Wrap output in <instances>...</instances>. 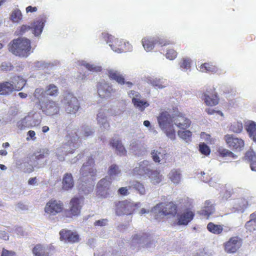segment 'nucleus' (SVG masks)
<instances>
[{"label": "nucleus", "instance_id": "nucleus-1", "mask_svg": "<svg viewBox=\"0 0 256 256\" xmlns=\"http://www.w3.org/2000/svg\"><path fill=\"white\" fill-rule=\"evenodd\" d=\"M152 211L154 218L160 220L164 217H174L178 212V206L172 202H162L156 204Z\"/></svg>", "mask_w": 256, "mask_h": 256}, {"label": "nucleus", "instance_id": "nucleus-2", "mask_svg": "<svg viewBox=\"0 0 256 256\" xmlns=\"http://www.w3.org/2000/svg\"><path fill=\"white\" fill-rule=\"evenodd\" d=\"M8 49L16 56L27 57L31 52V42L26 38L14 39L8 44Z\"/></svg>", "mask_w": 256, "mask_h": 256}, {"label": "nucleus", "instance_id": "nucleus-3", "mask_svg": "<svg viewBox=\"0 0 256 256\" xmlns=\"http://www.w3.org/2000/svg\"><path fill=\"white\" fill-rule=\"evenodd\" d=\"M158 122L160 127L164 131L166 136L171 140L176 138V133L174 128L173 120L168 112H160L158 116Z\"/></svg>", "mask_w": 256, "mask_h": 256}, {"label": "nucleus", "instance_id": "nucleus-4", "mask_svg": "<svg viewBox=\"0 0 256 256\" xmlns=\"http://www.w3.org/2000/svg\"><path fill=\"white\" fill-rule=\"evenodd\" d=\"M138 206V204H134L128 200L118 201L114 202L115 212L118 216L131 215Z\"/></svg>", "mask_w": 256, "mask_h": 256}, {"label": "nucleus", "instance_id": "nucleus-5", "mask_svg": "<svg viewBox=\"0 0 256 256\" xmlns=\"http://www.w3.org/2000/svg\"><path fill=\"white\" fill-rule=\"evenodd\" d=\"M224 140L228 147L234 152H240L244 148L245 145L244 140L234 134L225 135Z\"/></svg>", "mask_w": 256, "mask_h": 256}, {"label": "nucleus", "instance_id": "nucleus-6", "mask_svg": "<svg viewBox=\"0 0 256 256\" xmlns=\"http://www.w3.org/2000/svg\"><path fill=\"white\" fill-rule=\"evenodd\" d=\"M112 181L107 176L101 179L96 185V195L101 198H106L110 194Z\"/></svg>", "mask_w": 256, "mask_h": 256}, {"label": "nucleus", "instance_id": "nucleus-7", "mask_svg": "<svg viewBox=\"0 0 256 256\" xmlns=\"http://www.w3.org/2000/svg\"><path fill=\"white\" fill-rule=\"evenodd\" d=\"M64 210L63 203L60 200H50L46 204L44 212L50 216H54L62 212Z\"/></svg>", "mask_w": 256, "mask_h": 256}, {"label": "nucleus", "instance_id": "nucleus-8", "mask_svg": "<svg viewBox=\"0 0 256 256\" xmlns=\"http://www.w3.org/2000/svg\"><path fill=\"white\" fill-rule=\"evenodd\" d=\"M68 143L64 144L63 148L64 149L62 152H64L66 154L73 153L76 148H78V140L79 137L74 132H71L66 136Z\"/></svg>", "mask_w": 256, "mask_h": 256}, {"label": "nucleus", "instance_id": "nucleus-9", "mask_svg": "<svg viewBox=\"0 0 256 256\" xmlns=\"http://www.w3.org/2000/svg\"><path fill=\"white\" fill-rule=\"evenodd\" d=\"M242 245V240L238 236H232L224 244V247L227 253L234 254L238 250Z\"/></svg>", "mask_w": 256, "mask_h": 256}, {"label": "nucleus", "instance_id": "nucleus-10", "mask_svg": "<svg viewBox=\"0 0 256 256\" xmlns=\"http://www.w3.org/2000/svg\"><path fill=\"white\" fill-rule=\"evenodd\" d=\"M60 239L66 243L74 244L80 240V236L76 232L67 229H62L60 232Z\"/></svg>", "mask_w": 256, "mask_h": 256}, {"label": "nucleus", "instance_id": "nucleus-11", "mask_svg": "<svg viewBox=\"0 0 256 256\" xmlns=\"http://www.w3.org/2000/svg\"><path fill=\"white\" fill-rule=\"evenodd\" d=\"M66 102L64 105L66 112L69 114H75L80 108V104L76 97L68 94L66 97Z\"/></svg>", "mask_w": 256, "mask_h": 256}, {"label": "nucleus", "instance_id": "nucleus-12", "mask_svg": "<svg viewBox=\"0 0 256 256\" xmlns=\"http://www.w3.org/2000/svg\"><path fill=\"white\" fill-rule=\"evenodd\" d=\"M41 108L46 115L50 116L58 114L60 112L58 104L52 100H48L43 104Z\"/></svg>", "mask_w": 256, "mask_h": 256}, {"label": "nucleus", "instance_id": "nucleus-13", "mask_svg": "<svg viewBox=\"0 0 256 256\" xmlns=\"http://www.w3.org/2000/svg\"><path fill=\"white\" fill-rule=\"evenodd\" d=\"M94 158L92 156H89L86 162L84 164L80 171L82 176H94L96 174V170L94 168Z\"/></svg>", "mask_w": 256, "mask_h": 256}, {"label": "nucleus", "instance_id": "nucleus-14", "mask_svg": "<svg viewBox=\"0 0 256 256\" xmlns=\"http://www.w3.org/2000/svg\"><path fill=\"white\" fill-rule=\"evenodd\" d=\"M102 36L114 51L118 52H122L124 51L123 42L108 34H102Z\"/></svg>", "mask_w": 256, "mask_h": 256}, {"label": "nucleus", "instance_id": "nucleus-15", "mask_svg": "<svg viewBox=\"0 0 256 256\" xmlns=\"http://www.w3.org/2000/svg\"><path fill=\"white\" fill-rule=\"evenodd\" d=\"M83 198H79L76 197L71 199L70 202L69 214L67 216H68L72 217V216H77L80 214L82 206L81 205V200Z\"/></svg>", "mask_w": 256, "mask_h": 256}, {"label": "nucleus", "instance_id": "nucleus-16", "mask_svg": "<svg viewBox=\"0 0 256 256\" xmlns=\"http://www.w3.org/2000/svg\"><path fill=\"white\" fill-rule=\"evenodd\" d=\"M54 250L53 246L46 248L41 244H36L32 250L34 256H50L52 251Z\"/></svg>", "mask_w": 256, "mask_h": 256}, {"label": "nucleus", "instance_id": "nucleus-17", "mask_svg": "<svg viewBox=\"0 0 256 256\" xmlns=\"http://www.w3.org/2000/svg\"><path fill=\"white\" fill-rule=\"evenodd\" d=\"M174 121L178 128L183 130L188 128L191 124V121L180 113L174 118Z\"/></svg>", "mask_w": 256, "mask_h": 256}, {"label": "nucleus", "instance_id": "nucleus-18", "mask_svg": "<svg viewBox=\"0 0 256 256\" xmlns=\"http://www.w3.org/2000/svg\"><path fill=\"white\" fill-rule=\"evenodd\" d=\"M194 213L189 210H186L183 213L179 216L178 224L180 225H186L194 218Z\"/></svg>", "mask_w": 256, "mask_h": 256}, {"label": "nucleus", "instance_id": "nucleus-19", "mask_svg": "<svg viewBox=\"0 0 256 256\" xmlns=\"http://www.w3.org/2000/svg\"><path fill=\"white\" fill-rule=\"evenodd\" d=\"M110 144L114 148H115L117 154L120 156H126V150L122 145L120 140L112 139Z\"/></svg>", "mask_w": 256, "mask_h": 256}, {"label": "nucleus", "instance_id": "nucleus-20", "mask_svg": "<svg viewBox=\"0 0 256 256\" xmlns=\"http://www.w3.org/2000/svg\"><path fill=\"white\" fill-rule=\"evenodd\" d=\"M45 22L46 20L43 18L34 22L31 26V30H32V33L34 36H38L40 34Z\"/></svg>", "mask_w": 256, "mask_h": 256}, {"label": "nucleus", "instance_id": "nucleus-21", "mask_svg": "<svg viewBox=\"0 0 256 256\" xmlns=\"http://www.w3.org/2000/svg\"><path fill=\"white\" fill-rule=\"evenodd\" d=\"M202 99L204 100L206 104L208 106H214L218 104L219 98L215 92L212 93L210 95L206 94H204Z\"/></svg>", "mask_w": 256, "mask_h": 256}, {"label": "nucleus", "instance_id": "nucleus-22", "mask_svg": "<svg viewBox=\"0 0 256 256\" xmlns=\"http://www.w3.org/2000/svg\"><path fill=\"white\" fill-rule=\"evenodd\" d=\"M135 96L132 98V104L136 108H138L141 112L144 111L146 108L149 106V104L146 100H140V94H136Z\"/></svg>", "mask_w": 256, "mask_h": 256}, {"label": "nucleus", "instance_id": "nucleus-23", "mask_svg": "<svg viewBox=\"0 0 256 256\" xmlns=\"http://www.w3.org/2000/svg\"><path fill=\"white\" fill-rule=\"evenodd\" d=\"M214 211V208L212 202L207 200L204 202V206L200 212V214L205 216L207 218H209L210 215L213 214Z\"/></svg>", "mask_w": 256, "mask_h": 256}, {"label": "nucleus", "instance_id": "nucleus-24", "mask_svg": "<svg viewBox=\"0 0 256 256\" xmlns=\"http://www.w3.org/2000/svg\"><path fill=\"white\" fill-rule=\"evenodd\" d=\"M108 75L112 80H116L120 84H124L125 80L124 77L118 71L110 70H108Z\"/></svg>", "mask_w": 256, "mask_h": 256}, {"label": "nucleus", "instance_id": "nucleus-25", "mask_svg": "<svg viewBox=\"0 0 256 256\" xmlns=\"http://www.w3.org/2000/svg\"><path fill=\"white\" fill-rule=\"evenodd\" d=\"M143 47L146 52L152 50L156 44L155 38L145 37L142 40Z\"/></svg>", "mask_w": 256, "mask_h": 256}, {"label": "nucleus", "instance_id": "nucleus-26", "mask_svg": "<svg viewBox=\"0 0 256 256\" xmlns=\"http://www.w3.org/2000/svg\"><path fill=\"white\" fill-rule=\"evenodd\" d=\"M14 92V84L8 82H0V94L8 95Z\"/></svg>", "mask_w": 256, "mask_h": 256}, {"label": "nucleus", "instance_id": "nucleus-27", "mask_svg": "<svg viewBox=\"0 0 256 256\" xmlns=\"http://www.w3.org/2000/svg\"><path fill=\"white\" fill-rule=\"evenodd\" d=\"M12 82L14 84V91H20L26 84L25 80L20 76H14L12 78Z\"/></svg>", "mask_w": 256, "mask_h": 256}, {"label": "nucleus", "instance_id": "nucleus-28", "mask_svg": "<svg viewBox=\"0 0 256 256\" xmlns=\"http://www.w3.org/2000/svg\"><path fill=\"white\" fill-rule=\"evenodd\" d=\"M74 186V180L71 174L66 173L64 174L62 180V188L65 190H68Z\"/></svg>", "mask_w": 256, "mask_h": 256}, {"label": "nucleus", "instance_id": "nucleus-29", "mask_svg": "<svg viewBox=\"0 0 256 256\" xmlns=\"http://www.w3.org/2000/svg\"><path fill=\"white\" fill-rule=\"evenodd\" d=\"M246 228L250 232L256 230V212L250 215V220L245 224Z\"/></svg>", "mask_w": 256, "mask_h": 256}, {"label": "nucleus", "instance_id": "nucleus-30", "mask_svg": "<svg viewBox=\"0 0 256 256\" xmlns=\"http://www.w3.org/2000/svg\"><path fill=\"white\" fill-rule=\"evenodd\" d=\"M208 230L214 234H220L223 231V226L216 224L212 222H209L206 226Z\"/></svg>", "mask_w": 256, "mask_h": 256}, {"label": "nucleus", "instance_id": "nucleus-31", "mask_svg": "<svg viewBox=\"0 0 256 256\" xmlns=\"http://www.w3.org/2000/svg\"><path fill=\"white\" fill-rule=\"evenodd\" d=\"M50 154V150L47 148H41L34 154V160L37 162L47 158Z\"/></svg>", "mask_w": 256, "mask_h": 256}, {"label": "nucleus", "instance_id": "nucleus-32", "mask_svg": "<svg viewBox=\"0 0 256 256\" xmlns=\"http://www.w3.org/2000/svg\"><path fill=\"white\" fill-rule=\"evenodd\" d=\"M246 129L248 132L250 137L254 141L256 142V124L253 122H251L246 125Z\"/></svg>", "mask_w": 256, "mask_h": 256}, {"label": "nucleus", "instance_id": "nucleus-33", "mask_svg": "<svg viewBox=\"0 0 256 256\" xmlns=\"http://www.w3.org/2000/svg\"><path fill=\"white\" fill-rule=\"evenodd\" d=\"M59 93L58 88L54 84L47 86L44 90V94L50 96H56Z\"/></svg>", "mask_w": 256, "mask_h": 256}, {"label": "nucleus", "instance_id": "nucleus-34", "mask_svg": "<svg viewBox=\"0 0 256 256\" xmlns=\"http://www.w3.org/2000/svg\"><path fill=\"white\" fill-rule=\"evenodd\" d=\"M147 82L156 88H162L166 87L164 82H162L160 78H149L147 79Z\"/></svg>", "mask_w": 256, "mask_h": 256}, {"label": "nucleus", "instance_id": "nucleus-35", "mask_svg": "<svg viewBox=\"0 0 256 256\" xmlns=\"http://www.w3.org/2000/svg\"><path fill=\"white\" fill-rule=\"evenodd\" d=\"M168 178L174 184H178L181 180V174L178 170L174 169L168 174Z\"/></svg>", "mask_w": 256, "mask_h": 256}, {"label": "nucleus", "instance_id": "nucleus-36", "mask_svg": "<svg viewBox=\"0 0 256 256\" xmlns=\"http://www.w3.org/2000/svg\"><path fill=\"white\" fill-rule=\"evenodd\" d=\"M22 18V15L21 11L16 8L12 11L10 15V19L13 22L18 23L19 22Z\"/></svg>", "mask_w": 256, "mask_h": 256}, {"label": "nucleus", "instance_id": "nucleus-37", "mask_svg": "<svg viewBox=\"0 0 256 256\" xmlns=\"http://www.w3.org/2000/svg\"><path fill=\"white\" fill-rule=\"evenodd\" d=\"M202 72H216L217 70L216 66L212 63L206 62L202 64L200 67Z\"/></svg>", "mask_w": 256, "mask_h": 256}, {"label": "nucleus", "instance_id": "nucleus-38", "mask_svg": "<svg viewBox=\"0 0 256 256\" xmlns=\"http://www.w3.org/2000/svg\"><path fill=\"white\" fill-rule=\"evenodd\" d=\"M150 178L152 182L154 184H159L163 179L162 176L157 171L152 172Z\"/></svg>", "mask_w": 256, "mask_h": 256}, {"label": "nucleus", "instance_id": "nucleus-39", "mask_svg": "<svg viewBox=\"0 0 256 256\" xmlns=\"http://www.w3.org/2000/svg\"><path fill=\"white\" fill-rule=\"evenodd\" d=\"M178 134L180 138L187 142L192 140V132L189 130H178Z\"/></svg>", "mask_w": 256, "mask_h": 256}, {"label": "nucleus", "instance_id": "nucleus-40", "mask_svg": "<svg viewBox=\"0 0 256 256\" xmlns=\"http://www.w3.org/2000/svg\"><path fill=\"white\" fill-rule=\"evenodd\" d=\"M121 173V170L118 165L116 164H112L108 168V174L110 176H118Z\"/></svg>", "mask_w": 256, "mask_h": 256}, {"label": "nucleus", "instance_id": "nucleus-41", "mask_svg": "<svg viewBox=\"0 0 256 256\" xmlns=\"http://www.w3.org/2000/svg\"><path fill=\"white\" fill-rule=\"evenodd\" d=\"M97 120L100 124L104 128H109L110 124L107 122L105 114L104 112H100L97 115Z\"/></svg>", "mask_w": 256, "mask_h": 256}, {"label": "nucleus", "instance_id": "nucleus-42", "mask_svg": "<svg viewBox=\"0 0 256 256\" xmlns=\"http://www.w3.org/2000/svg\"><path fill=\"white\" fill-rule=\"evenodd\" d=\"M97 87L98 92L100 97L104 98L109 96L110 92L107 89L105 90L104 86L102 84H98Z\"/></svg>", "mask_w": 256, "mask_h": 256}, {"label": "nucleus", "instance_id": "nucleus-43", "mask_svg": "<svg viewBox=\"0 0 256 256\" xmlns=\"http://www.w3.org/2000/svg\"><path fill=\"white\" fill-rule=\"evenodd\" d=\"M218 152L220 156L222 157L228 156L234 158H236V156L232 152L226 148H220L218 150Z\"/></svg>", "mask_w": 256, "mask_h": 256}, {"label": "nucleus", "instance_id": "nucleus-44", "mask_svg": "<svg viewBox=\"0 0 256 256\" xmlns=\"http://www.w3.org/2000/svg\"><path fill=\"white\" fill-rule=\"evenodd\" d=\"M230 128L234 132L240 133L243 129L242 124V122H235L231 124Z\"/></svg>", "mask_w": 256, "mask_h": 256}, {"label": "nucleus", "instance_id": "nucleus-45", "mask_svg": "<svg viewBox=\"0 0 256 256\" xmlns=\"http://www.w3.org/2000/svg\"><path fill=\"white\" fill-rule=\"evenodd\" d=\"M155 40L156 44H158L161 46H166L168 45L172 44V42L169 40L161 37L155 38Z\"/></svg>", "mask_w": 256, "mask_h": 256}, {"label": "nucleus", "instance_id": "nucleus-46", "mask_svg": "<svg viewBox=\"0 0 256 256\" xmlns=\"http://www.w3.org/2000/svg\"><path fill=\"white\" fill-rule=\"evenodd\" d=\"M199 150L200 153L205 156H208L210 152V150L205 143H200L199 144Z\"/></svg>", "mask_w": 256, "mask_h": 256}, {"label": "nucleus", "instance_id": "nucleus-47", "mask_svg": "<svg viewBox=\"0 0 256 256\" xmlns=\"http://www.w3.org/2000/svg\"><path fill=\"white\" fill-rule=\"evenodd\" d=\"M148 235L144 232H142L141 234H136L132 236V240L133 242H140L144 238H147L148 237Z\"/></svg>", "mask_w": 256, "mask_h": 256}, {"label": "nucleus", "instance_id": "nucleus-48", "mask_svg": "<svg viewBox=\"0 0 256 256\" xmlns=\"http://www.w3.org/2000/svg\"><path fill=\"white\" fill-rule=\"evenodd\" d=\"M133 188L136 190L140 194H144L146 192L145 188L144 186L138 182H135L133 185Z\"/></svg>", "mask_w": 256, "mask_h": 256}, {"label": "nucleus", "instance_id": "nucleus-49", "mask_svg": "<svg viewBox=\"0 0 256 256\" xmlns=\"http://www.w3.org/2000/svg\"><path fill=\"white\" fill-rule=\"evenodd\" d=\"M238 208L240 210H244L248 206V201L244 198H242L238 200Z\"/></svg>", "mask_w": 256, "mask_h": 256}, {"label": "nucleus", "instance_id": "nucleus-50", "mask_svg": "<svg viewBox=\"0 0 256 256\" xmlns=\"http://www.w3.org/2000/svg\"><path fill=\"white\" fill-rule=\"evenodd\" d=\"M178 53L174 49H169L166 54V56L170 60H173L177 56Z\"/></svg>", "mask_w": 256, "mask_h": 256}, {"label": "nucleus", "instance_id": "nucleus-51", "mask_svg": "<svg viewBox=\"0 0 256 256\" xmlns=\"http://www.w3.org/2000/svg\"><path fill=\"white\" fill-rule=\"evenodd\" d=\"M30 30H31L30 26L23 24L16 30V32L18 35H22L26 32Z\"/></svg>", "mask_w": 256, "mask_h": 256}, {"label": "nucleus", "instance_id": "nucleus-52", "mask_svg": "<svg viewBox=\"0 0 256 256\" xmlns=\"http://www.w3.org/2000/svg\"><path fill=\"white\" fill-rule=\"evenodd\" d=\"M84 66L88 70L92 72H99L102 70L101 66H96L89 64H85Z\"/></svg>", "mask_w": 256, "mask_h": 256}, {"label": "nucleus", "instance_id": "nucleus-53", "mask_svg": "<svg viewBox=\"0 0 256 256\" xmlns=\"http://www.w3.org/2000/svg\"><path fill=\"white\" fill-rule=\"evenodd\" d=\"M182 68L188 70L190 67V60L187 58H183L180 64Z\"/></svg>", "mask_w": 256, "mask_h": 256}, {"label": "nucleus", "instance_id": "nucleus-54", "mask_svg": "<svg viewBox=\"0 0 256 256\" xmlns=\"http://www.w3.org/2000/svg\"><path fill=\"white\" fill-rule=\"evenodd\" d=\"M0 67L1 70L3 71H10L14 68L11 63L6 62H2Z\"/></svg>", "mask_w": 256, "mask_h": 256}, {"label": "nucleus", "instance_id": "nucleus-55", "mask_svg": "<svg viewBox=\"0 0 256 256\" xmlns=\"http://www.w3.org/2000/svg\"><path fill=\"white\" fill-rule=\"evenodd\" d=\"M200 178L204 182H209L212 180V178L208 173L203 172L202 173Z\"/></svg>", "mask_w": 256, "mask_h": 256}, {"label": "nucleus", "instance_id": "nucleus-56", "mask_svg": "<svg viewBox=\"0 0 256 256\" xmlns=\"http://www.w3.org/2000/svg\"><path fill=\"white\" fill-rule=\"evenodd\" d=\"M130 186L127 187H122L118 190V194L122 196H127L129 194L128 190L130 189Z\"/></svg>", "mask_w": 256, "mask_h": 256}, {"label": "nucleus", "instance_id": "nucleus-57", "mask_svg": "<svg viewBox=\"0 0 256 256\" xmlns=\"http://www.w3.org/2000/svg\"><path fill=\"white\" fill-rule=\"evenodd\" d=\"M16 254L14 252L8 250L4 248H2L1 256H14Z\"/></svg>", "mask_w": 256, "mask_h": 256}, {"label": "nucleus", "instance_id": "nucleus-58", "mask_svg": "<svg viewBox=\"0 0 256 256\" xmlns=\"http://www.w3.org/2000/svg\"><path fill=\"white\" fill-rule=\"evenodd\" d=\"M160 152H158V150H154L152 152V158L154 162H160V159L158 156Z\"/></svg>", "mask_w": 256, "mask_h": 256}, {"label": "nucleus", "instance_id": "nucleus-59", "mask_svg": "<svg viewBox=\"0 0 256 256\" xmlns=\"http://www.w3.org/2000/svg\"><path fill=\"white\" fill-rule=\"evenodd\" d=\"M250 168L252 170L256 171V157L255 156H252L250 158Z\"/></svg>", "mask_w": 256, "mask_h": 256}, {"label": "nucleus", "instance_id": "nucleus-60", "mask_svg": "<svg viewBox=\"0 0 256 256\" xmlns=\"http://www.w3.org/2000/svg\"><path fill=\"white\" fill-rule=\"evenodd\" d=\"M106 220L102 219L100 220H96L94 224L95 226H104L106 224Z\"/></svg>", "mask_w": 256, "mask_h": 256}, {"label": "nucleus", "instance_id": "nucleus-61", "mask_svg": "<svg viewBox=\"0 0 256 256\" xmlns=\"http://www.w3.org/2000/svg\"><path fill=\"white\" fill-rule=\"evenodd\" d=\"M26 122L25 119L22 120L20 122H18V128L20 130H24L26 127Z\"/></svg>", "mask_w": 256, "mask_h": 256}, {"label": "nucleus", "instance_id": "nucleus-62", "mask_svg": "<svg viewBox=\"0 0 256 256\" xmlns=\"http://www.w3.org/2000/svg\"><path fill=\"white\" fill-rule=\"evenodd\" d=\"M234 194V190L232 188H229L228 190H226L224 192V196L226 198H229L230 196Z\"/></svg>", "mask_w": 256, "mask_h": 256}, {"label": "nucleus", "instance_id": "nucleus-63", "mask_svg": "<svg viewBox=\"0 0 256 256\" xmlns=\"http://www.w3.org/2000/svg\"><path fill=\"white\" fill-rule=\"evenodd\" d=\"M206 112L208 114H214V112H216V113H218V114H220V115H221V116H222V115H223L222 113L220 111V110L216 111V110H213V109H211V108H206Z\"/></svg>", "mask_w": 256, "mask_h": 256}, {"label": "nucleus", "instance_id": "nucleus-64", "mask_svg": "<svg viewBox=\"0 0 256 256\" xmlns=\"http://www.w3.org/2000/svg\"><path fill=\"white\" fill-rule=\"evenodd\" d=\"M26 12L27 13H28V12H36L38 10V8L36 6H28V7L26 8Z\"/></svg>", "mask_w": 256, "mask_h": 256}]
</instances>
